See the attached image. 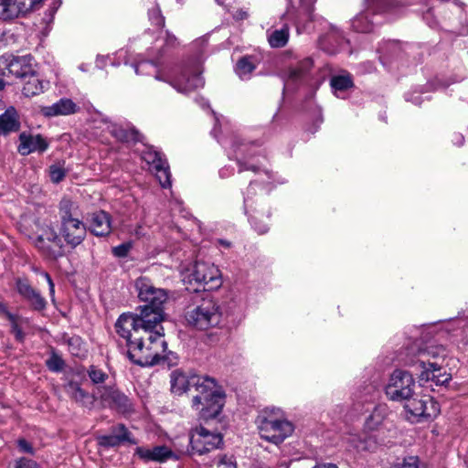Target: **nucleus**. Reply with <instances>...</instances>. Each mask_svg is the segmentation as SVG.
<instances>
[{"mask_svg":"<svg viewBox=\"0 0 468 468\" xmlns=\"http://www.w3.org/2000/svg\"><path fill=\"white\" fill-rule=\"evenodd\" d=\"M0 314H3L5 315V317L8 319V321H13L15 319V314L10 313L5 306V304L0 303Z\"/></svg>","mask_w":468,"mask_h":468,"instance_id":"51","label":"nucleus"},{"mask_svg":"<svg viewBox=\"0 0 468 468\" xmlns=\"http://www.w3.org/2000/svg\"><path fill=\"white\" fill-rule=\"evenodd\" d=\"M314 468H337L334 463H322L314 466Z\"/></svg>","mask_w":468,"mask_h":468,"instance_id":"57","label":"nucleus"},{"mask_svg":"<svg viewBox=\"0 0 468 468\" xmlns=\"http://www.w3.org/2000/svg\"><path fill=\"white\" fill-rule=\"evenodd\" d=\"M197 375L186 376L182 370L176 369L170 374L171 391L176 395H182L186 392H192V381Z\"/></svg>","mask_w":468,"mask_h":468,"instance_id":"25","label":"nucleus"},{"mask_svg":"<svg viewBox=\"0 0 468 468\" xmlns=\"http://www.w3.org/2000/svg\"><path fill=\"white\" fill-rule=\"evenodd\" d=\"M66 391L73 400L85 407H92L94 401L97 400V390L92 395H90L74 381H70L66 386Z\"/></svg>","mask_w":468,"mask_h":468,"instance_id":"28","label":"nucleus"},{"mask_svg":"<svg viewBox=\"0 0 468 468\" xmlns=\"http://www.w3.org/2000/svg\"><path fill=\"white\" fill-rule=\"evenodd\" d=\"M64 359L58 355L54 350L51 352L50 356L46 360V367L49 371L59 373L65 368Z\"/></svg>","mask_w":468,"mask_h":468,"instance_id":"38","label":"nucleus"},{"mask_svg":"<svg viewBox=\"0 0 468 468\" xmlns=\"http://www.w3.org/2000/svg\"><path fill=\"white\" fill-rule=\"evenodd\" d=\"M218 242L226 248L230 247V242L225 239H219Z\"/></svg>","mask_w":468,"mask_h":468,"instance_id":"58","label":"nucleus"},{"mask_svg":"<svg viewBox=\"0 0 468 468\" xmlns=\"http://www.w3.org/2000/svg\"><path fill=\"white\" fill-rule=\"evenodd\" d=\"M111 134L122 144H141L147 146L144 135L133 125L113 124L110 130Z\"/></svg>","mask_w":468,"mask_h":468,"instance_id":"23","label":"nucleus"},{"mask_svg":"<svg viewBox=\"0 0 468 468\" xmlns=\"http://www.w3.org/2000/svg\"><path fill=\"white\" fill-rule=\"evenodd\" d=\"M149 19L152 24L156 27L157 30H161L165 26V17L162 16L158 7H154L149 10Z\"/></svg>","mask_w":468,"mask_h":468,"instance_id":"41","label":"nucleus"},{"mask_svg":"<svg viewBox=\"0 0 468 468\" xmlns=\"http://www.w3.org/2000/svg\"><path fill=\"white\" fill-rule=\"evenodd\" d=\"M189 271L187 278L197 285L196 291H212L221 285L219 270L213 264L196 261Z\"/></svg>","mask_w":468,"mask_h":468,"instance_id":"11","label":"nucleus"},{"mask_svg":"<svg viewBox=\"0 0 468 468\" xmlns=\"http://www.w3.org/2000/svg\"><path fill=\"white\" fill-rule=\"evenodd\" d=\"M10 0H0V20L6 21Z\"/></svg>","mask_w":468,"mask_h":468,"instance_id":"49","label":"nucleus"},{"mask_svg":"<svg viewBox=\"0 0 468 468\" xmlns=\"http://www.w3.org/2000/svg\"><path fill=\"white\" fill-rule=\"evenodd\" d=\"M256 67L257 59L254 57L244 56L238 60L235 70L240 79L247 80Z\"/></svg>","mask_w":468,"mask_h":468,"instance_id":"33","label":"nucleus"},{"mask_svg":"<svg viewBox=\"0 0 468 468\" xmlns=\"http://www.w3.org/2000/svg\"><path fill=\"white\" fill-rule=\"evenodd\" d=\"M192 407L205 419L216 418L225 404V393L216 380L207 376H198L192 381Z\"/></svg>","mask_w":468,"mask_h":468,"instance_id":"5","label":"nucleus"},{"mask_svg":"<svg viewBox=\"0 0 468 468\" xmlns=\"http://www.w3.org/2000/svg\"><path fill=\"white\" fill-rule=\"evenodd\" d=\"M388 408L385 404L377 405L370 415L367 418L365 426L370 431L378 429L387 418Z\"/></svg>","mask_w":468,"mask_h":468,"instance_id":"31","label":"nucleus"},{"mask_svg":"<svg viewBox=\"0 0 468 468\" xmlns=\"http://www.w3.org/2000/svg\"><path fill=\"white\" fill-rule=\"evenodd\" d=\"M448 356L446 348L441 345H423L420 340H414L401 347L397 359L404 366L414 369L420 381H432L437 386L449 383L452 376L446 372L441 373L443 361Z\"/></svg>","mask_w":468,"mask_h":468,"instance_id":"2","label":"nucleus"},{"mask_svg":"<svg viewBox=\"0 0 468 468\" xmlns=\"http://www.w3.org/2000/svg\"><path fill=\"white\" fill-rule=\"evenodd\" d=\"M17 447H18L19 451L22 452H26V453H28L31 455H34V453H35L32 444L29 441H27L26 439H23V438L18 439L17 440Z\"/></svg>","mask_w":468,"mask_h":468,"instance_id":"47","label":"nucleus"},{"mask_svg":"<svg viewBox=\"0 0 468 468\" xmlns=\"http://www.w3.org/2000/svg\"><path fill=\"white\" fill-rule=\"evenodd\" d=\"M257 184V181H251L250 183L246 197H244V207L246 211L250 212V221L254 229L259 234H265L269 229L268 225L259 219V217L263 215V213L257 208L255 202L252 200V196L255 194V186Z\"/></svg>","mask_w":468,"mask_h":468,"instance_id":"21","label":"nucleus"},{"mask_svg":"<svg viewBox=\"0 0 468 468\" xmlns=\"http://www.w3.org/2000/svg\"><path fill=\"white\" fill-rule=\"evenodd\" d=\"M42 0H14L7 9L6 21L13 20L37 8Z\"/></svg>","mask_w":468,"mask_h":468,"instance_id":"29","label":"nucleus"},{"mask_svg":"<svg viewBox=\"0 0 468 468\" xmlns=\"http://www.w3.org/2000/svg\"><path fill=\"white\" fill-rule=\"evenodd\" d=\"M87 373L94 384L103 383L108 378V375L103 370L93 365L88 368Z\"/></svg>","mask_w":468,"mask_h":468,"instance_id":"40","label":"nucleus"},{"mask_svg":"<svg viewBox=\"0 0 468 468\" xmlns=\"http://www.w3.org/2000/svg\"><path fill=\"white\" fill-rule=\"evenodd\" d=\"M350 441L358 452H374L378 446L376 437L372 435H365L363 437L355 435L351 438Z\"/></svg>","mask_w":468,"mask_h":468,"instance_id":"34","label":"nucleus"},{"mask_svg":"<svg viewBox=\"0 0 468 468\" xmlns=\"http://www.w3.org/2000/svg\"><path fill=\"white\" fill-rule=\"evenodd\" d=\"M135 288L138 292V298L144 303L143 306L164 309V304L168 299L167 292L161 288H156L146 277H139L135 281Z\"/></svg>","mask_w":468,"mask_h":468,"instance_id":"16","label":"nucleus"},{"mask_svg":"<svg viewBox=\"0 0 468 468\" xmlns=\"http://www.w3.org/2000/svg\"><path fill=\"white\" fill-rule=\"evenodd\" d=\"M404 408L413 418L419 420L420 418H435L440 413V405L430 396L421 398L410 397L405 400Z\"/></svg>","mask_w":468,"mask_h":468,"instance_id":"18","label":"nucleus"},{"mask_svg":"<svg viewBox=\"0 0 468 468\" xmlns=\"http://www.w3.org/2000/svg\"><path fill=\"white\" fill-rule=\"evenodd\" d=\"M71 141L72 137L69 133H63L57 140V142L60 144H69L71 143Z\"/></svg>","mask_w":468,"mask_h":468,"instance_id":"54","label":"nucleus"},{"mask_svg":"<svg viewBox=\"0 0 468 468\" xmlns=\"http://www.w3.org/2000/svg\"><path fill=\"white\" fill-rule=\"evenodd\" d=\"M266 217H267V218H269V217H270V212H269V211H267V215H266Z\"/></svg>","mask_w":468,"mask_h":468,"instance_id":"63","label":"nucleus"},{"mask_svg":"<svg viewBox=\"0 0 468 468\" xmlns=\"http://www.w3.org/2000/svg\"><path fill=\"white\" fill-rule=\"evenodd\" d=\"M20 129V116L14 106H9L0 114V134L7 135Z\"/></svg>","mask_w":468,"mask_h":468,"instance_id":"26","label":"nucleus"},{"mask_svg":"<svg viewBox=\"0 0 468 468\" xmlns=\"http://www.w3.org/2000/svg\"><path fill=\"white\" fill-rule=\"evenodd\" d=\"M97 400L103 408H109L122 414L134 411L133 404L128 396L114 387L102 386L97 388Z\"/></svg>","mask_w":468,"mask_h":468,"instance_id":"13","label":"nucleus"},{"mask_svg":"<svg viewBox=\"0 0 468 468\" xmlns=\"http://www.w3.org/2000/svg\"><path fill=\"white\" fill-rule=\"evenodd\" d=\"M5 78H7L5 70L0 69V91L5 88L6 82L5 81Z\"/></svg>","mask_w":468,"mask_h":468,"instance_id":"56","label":"nucleus"},{"mask_svg":"<svg viewBox=\"0 0 468 468\" xmlns=\"http://www.w3.org/2000/svg\"><path fill=\"white\" fill-rule=\"evenodd\" d=\"M4 108V102L0 100V110Z\"/></svg>","mask_w":468,"mask_h":468,"instance_id":"62","label":"nucleus"},{"mask_svg":"<svg viewBox=\"0 0 468 468\" xmlns=\"http://www.w3.org/2000/svg\"><path fill=\"white\" fill-rule=\"evenodd\" d=\"M156 63L157 58L141 61L134 66L135 73L138 75L154 73L155 80L169 83L181 93H187L204 85L201 72L197 66L178 67L169 76L165 77L157 70Z\"/></svg>","mask_w":468,"mask_h":468,"instance_id":"4","label":"nucleus"},{"mask_svg":"<svg viewBox=\"0 0 468 468\" xmlns=\"http://www.w3.org/2000/svg\"><path fill=\"white\" fill-rule=\"evenodd\" d=\"M131 249H132V244L130 242H126V243H122L116 247H113L112 251L115 257L124 258L128 255Z\"/></svg>","mask_w":468,"mask_h":468,"instance_id":"45","label":"nucleus"},{"mask_svg":"<svg viewBox=\"0 0 468 468\" xmlns=\"http://www.w3.org/2000/svg\"><path fill=\"white\" fill-rule=\"evenodd\" d=\"M80 107L72 100L62 98L50 106L43 107L42 113L47 117L69 115L77 112Z\"/></svg>","mask_w":468,"mask_h":468,"instance_id":"27","label":"nucleus"},{"mask_svg":"<svg viewBox=\"0 0 468 468\" xmlns=\"http://www.w3.org/2000/svg\"><path fill=\"white\" fill-rule=\"evenodd\" d=\"M176 43V38L175 36L170 35L168 32H165V47H174Z\"/></svg>","mask_w":468,"mask_h":468,"instance_id":"53","label":"nucleus"},{"mask_svg":"<svg viewBox=\"0 0 468 468\" xmlns=\"http://www.w3.org/2000/svg\"><path fill=\"white\" fill-rule=\"evenodd\" d=\"M330 85L335 93H337L352 88L354 84L350 75H338L331 78Z\"/></svg>","mask_w":468,"mask_h":468,"instance_id":"37","label":"nucleus"},{"mask_svg":"<svg viewBox=\"0 0 468 468\" xmlns=\"http://www.w3.org/2000/svg\"><path fill=\"white\" fill-rule=\"evenodd\" d=\"M259 430L262 439L279 444L292 433L293 425L274 416H260Z\"/></svg>","mask_w":468,"mask_h":468,"instance_id":"10","label":"nucleus"},{"mask_svg":"<svg viewBox=\"0 0 468 468\" xmlns=\"http://www.w3.org/2000/svg\"><path fill=\"white\" fill-rule=\"evenodd\" d=\"M19 146H48L49 144L54 143L51 140H47L41 134L32 135L28 133L23 132L19 134Z\"/></svg>","mask_w":468,"mask_h":468,"instance_id":"35","label":"nucleus"},{"mask_svg":"<svg viewBox=\"0 0 468 468\" xmlns=\"http://www.w3.org/2000/svg\"><path fill=\"white\" fill-rule=\"evenodd\" d=\"M233 17L236 19V20H244V19H247L249 17V13L247 10H244V9H239L235 12V14L233 15Z\"/></svg>","mask_w":468,"mask_h":468,"instance_id":"52","label":"nucleus"},{"mask_svg":"<svg viewBox=\"0 0 468 468\" xmlns=\"http://www.w3.org/2000/svg\"><path fill=\"white\" fill-rule=\"evenodd\" d=\"M278 468H289V465L286 462H282L278 464Z\"/></svg>","mask_w":468,"mask_h":468,"instance_id":"59","label":"nucleus"},{"mask_svg":"<svg viewBox=\"0 0 468 468\" xmlns=\"http://www.w3.org/2000/svg\"><path fill=\"white\" fill-rule=\"evenodd\" d=\"M135 454L144 462L165 463L169 459L176 458L174 452L165 445L154 446L152 449L137 447Z\"/></svg>","mask_w":468,"mask_h":468,"instance_id":"24","label":"nucleus"},{"mask_svg":"<svg viewBox=\"0 0 468 468\" xmlns=\"http://www.w3.org/2000/svg\"><path fill=\"white\" fill-rule=\"evenodd\" d=\"M69 353L74 356H80L84 353L83 341L78 335L69 337L67 340Z\"/></svg>","mask_w":468,"mask_h":468,"instance_id":"39","label":"nucleus"},{"mask_svg":"<svg viewBox=\"0 0 468 468\" xmlns=\"http://www.w3.org/2000/svg\"><path fill=\"white\" fill-rule=\"evenodd\" d=\"M415 379L411 373L396 369L385 388L387 397L393 401H405L414 395Z\"/></svg>","mask_w":468,"mask_h":468,"instance_id":"9","label":"nucleus"},{"mask_svg":"<svg viewBox=\"0 0 468 468\" xmlns=\"http://www.w3.org/2000/svg\"><path fill=\"white\" fill-rule=\"evenodd\" d=\"M15 468H37V464L32 460L21 458L16 462Z\"/></svg>","mask_w":468,"mask_h":468,"instance_id":"48","label":"nucleus"},{"mask_svg":"<svg viewBox=\"0 0 468 468\" xmlns=\"http://www.w3.org/2000/svg\"><path fill=\"white\" fill-rule=\"evenodd\" d=\"M65 176H66V172L63 168H61L58 165H53L49 167V176H50V180L53 183H59L60 181L63 180Z\"/></svg>","mask_w":468,"mask_h":468,"instance_id":"44","label":"nucleus"},{"mask_svg":"<svg viewBox=\"0 0 468 468\" xmlns=\"http://www.w3.org/2000/svg\"><path fill=\"white\" fill-rule=\"evenodd\" d=\"M289 38V30L287 27H284L281 29L274 30L269 36V43L272 48H282L284 47Z\"/></svg>","mask_w":468,"mask_h":468,"instance_id":"36","label":"nucleus"},{"mask_svg":"<svg viewBox=\"0 0 468 468\" xmlns=\"http://www.w3.org/2000/svg\"><path fill=\"white\" fill-rule=\"evenodd\" d=\"M185 320L187 326L195 330L205 331L218 327L222 322L221 308L212 299H203L186 309Z\"/></svg>","mask_w":468,"mask_h":468,"instance_id":"7","label":"nucleus"},{"mask_svg":"<svg viewBox=\"0 0 468 468\" xmlns=\"http://www.w3.org/2000/svg\"><path fill=\"white\" fill-rule=\"evenodd\" d=\"M18 152L22 155H27L34 152L35 150H39L40 152H43L46 148H17Z\"/></svg>","mask_w":468,"mask_h":468,"instance_id":"55","label":"nucleus"},{"mask_svg":"<svg viewBox=\"0 0 468 468\" xmlns=\"http://www.w3.org/2000/svg\"><path fill=\"white\" fill-rule=\"evenodd\" d=\"M212 114H213V115H216V112H215L214 111H212ZM215 119H216V124H215V125H217V124H218V117H217V116H215Z\"/></svg>","mask_w":468,"mask_h":468,"instance_id":"60","label":"nucleus"},{"mask_svg":"<svg viewBox=\"0 0 468 468\" xmlns=\"http://www.w3.org/2000/svg\"><path fill=\"white\" fill-rule=\"evenodd\" d=\"M0 69L5 70L7 78L26 79L35 73L33 58L31 56H14L5 54L0 56Z\"/></svg>","mask_w":468,"mask_h":468,"instance_id":"14","label":"nucleus"},{"mask_svg":"<svg viewBox=\"0 0 468 468\" xmlns=\"http://www.w3.org/2000/svg\"><path fill=\"white\" fill-rule=\"evenodd\" d=\"M11 323V333L15 335V338L16 341L23 343L26 337L25 333L22 328L18 325L16 322V316L13 321H9Z\"/></svg>","mask_w":468,"mask_h":468,"instance_id":"46","label":"nucleus"},{"mask_svg":"<svg viewBox=\"0 0 468 468\" xmlns=\"http://www.w3.org/2000/svg\"><path fill=\"white\" fill-rule=\"evenodd\" d=\"M27 80L25 82L23 87V94L26 97H33L38 95L44 91L45 84L37 75V72L28 75Z\"/></svg>","mask_w":468,"mask_h":468,"instance_id":"32","label":"nucleus"},{"mask_svg":"<svg viewBox=\"0 0 468 468\" xmlns=\"http://www.w3.org/2000/svg\"><path fill=\"white\" fill-rule=\"evenodd\" d=\"M43 276L46 278L47 282H48V290H49V294L52 298V300L54 299V294H55V284L51 279V276L48 273V272H44L43 273Z\"/></svg>","mask_w":468,"mask_h":468,"instance_id":"50","label":"nucleus"},{"mask_svg":"<svg viewBox=\"0 0 468 468\" xmlns=\"http://www.w3.org/2000/svg\"><path fill=\"white\" fill-rule=\"evenodd\" d=\"M190 453L203 455L223 445V437L218 432H211L205 427H197L190 435Z\"/></svg>","mask_w":468,"mask_h":468,"instance_id":"12","label":"nucleus"},{"mask_svg":"<svg viewBox=\"0 0 468 468\" xmlns=\"http://www.w3.org/2000/svg\"><path fill=\"white\" fill-rule=\"evenodd\" d=\"M419 457L418 456H407L401 461H398L394 464V468H419Z\"/></svg>","mask_w":468,"mask_h":468,"instance_id":"42","label":"nucleus"},{"mask_svg":"<svg viewBox=\"0 0 468 468\" xmlns=\"http://www.w3.org/2000/svg\"><path fill=\"white\" fill-rule=\"evenodd\" d=\"M86 220L90 231L95 236L105 237L112 232V218L103 210L89 214Z\"/></svg>","mask_w":468,"mask_h":468,"instance_id":"22","label":"nucleus"},{"mask_svg":"<svg viewBox=\"0 0 468 468\" xmlns=\"http://www.w3.org/2000/svg\"><path fill=\"white\" fill-rule=\"evenodd\" d=\"M142 159L149 165V169L154 172L163 188L171 186L170 167L167 159L162 152L148 148L142 153Z\"/></svg>","mask_w":468,"mask_h":468,"instance_id":"17","label":"nucleus"},{"mask_svg":"<svg viewBox=\"0 0 468 468\" xmlns=\"http://www.w3.org/2000/svg\"><path fill=\"white\" fill-rule=\"evenodd\" d=\"M125 442L130 444L137 443L133 438L132 433L122 423L112 426L110 434L98 437L99 445L104 448L117 447Z\"/></svg>","mask_w":468,"mask_h":468,"instance_id":"19","label":"nucleus"},{"mask_svg":"<svg viewBox=\"0 0 468 468\" xmlns=\"http://www.w3.org/2000/svg\"><path fill=\"white\" fill-rule=\"evenodd\" d=\"M313 65V60L310 58H305L299 61L296 66L291 67L288 69L286 80L292 83L306 80Z\"/></svg>","mask_w":468,"mask_h":468,"instance_id":"30","label":"nucleus"},{"mask_svg":"<svg viewBox=\"0 0 468 468\" xmlns=\"http://www.w3.org/2000/svg\"><path fill=\"white\" fill-rule=\"evenodd\" d=\"M430 14H431V11H430V10H429V11H427V14L424 16V18H425V19H428V16H430Z\"/></svg>","mask_w":468,"mask_h":468,"instance_id":"61","label":"nucleus"},{"mask_svg":"<svg viewBox=\"0 0 468 468\" xmlns=\"http://www.w3.org/2000/svg\"><path fill=\"white\" fill-rule=\"evenodd\" d=\"M367 9L356 15L351 21L353 29L359 33H369L373 31L378 23L375 20L376 11L389 12L397 7L396 0H365Z\"/></svg>","mask_w":468,"mask_h":468,"instance_id":"8","label":"nucleus"},{"mask_svg":"<svg viewBox=\"0 0 468 468\" xmlns=\"http://www.w3.org/2000/svg\"><path fill=\"white\" fill-rule=\"evenodd\" d=\"M16 289L19 295L29 303L33 310L41 312L46 309V299L38 291L30 285L27 279H16Z\"/></svg>","mask_w":468,"mask_h":468,"instance_id":"20","label":"nucleus"},{"mask_svg":"<svg viewBox=\"0 0 468 468\" xmlns=\"http://www.w3.org/2000/svg\"><path fill=\"white\" fill-rule=\"evenodd\" d=\"M165 319L162 308L138 306L135 313L122 314L115 323V331L119 336H127L129 330L137 329L144 335L154 334L156 330L164 333L161 323Z\"/></svg>","mask_w":468,"mask_h":468,"instance_id":"6","label":"nucleus"},{"mask_svg":"<svg viewBox=\"0 0 468 468\" xmlns=\"http://www.w3.org/2000/svg\"><path fill=\"white\" fill-rule=\"evenodd\" d=\"M243 150V148H238ZM237 163L239 166V172L251 170L260 176V183L262 185H271L268 192L274 187L277 184H284L286 180L275 175L272 171L268 169H261L258 161L254 160L251 154H244L241 151L236 153Z\"/></svg>","mask_w":468,"mask_h":468,"instance_id":"15","label":"nucleus"},{"mask_svg":"<svg viewBox=\"0 0 468 468\" xmlns=\"http://www.w3.org/2000/svg\"><path fill=\"white\" fill-rule=\"evenodd\" d=\"M79 206L69 198H62L58 204L59 235L53 227L46 226L33 243L43 257L57 260L64 255L61 238L70 248L78 247L86 238L85 223L78 218Z\"/></svg>","mask_w":468,"mask_h":468,"instance_id":"1","label":"nucleus"},{"mask_svg":"<svg viewBox=\"0 0 468 468\" xmlns=\"http://www.w3.org/2000/svg\"><path fill=\"white\" fill-rule=\"evenodd\" d=\"M165 333L156 330L154 334L144 335L139 330H129L127 336H121L126 341L128 359L140 367H153L168 361V367L172 362V352L165 355L167 344L164 339Z\"/></svg>","mask_w":468,"mask_h":468,"instance_id":"3","label":"nucleus"},{"mask_svg":"<svg viewBox=\"0 0 468 468\" xmlns=\"http://www.w3.org/2000/svg\"><path fill=\"white\" fill-rule=\"evenodd\" d=\"M213 463L216 465V468H237L232 456H228L226 454L214 459Z\"/></svg>","mask_w":468,"mask_h":468,"instance_id":"43","label":"nucleus"}]
</instances>
